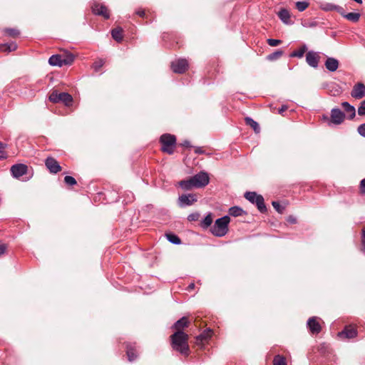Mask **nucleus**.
I'll return each instance as SVG.
<instances>
[{
  "label": "nucleus",
  "mask_w": 365,
  "mask_h": 365,
  "mask_svg": "<svg viewBox=\"0 0 365 365\" xmlns=\"http://www.w3.org/2000/svg\"><path fill=\"white\" fill-rule=\"evenodd\" d=\"M188 335L183 331H176L171 336L173 348L182 354H189Z\"/></svg>",
  "instance_id": "nucleus-1"
},
{
  "label": "nucleus",
  "mask_w": 365,
  "mask_h": 365,
  "mask_svg": "<svg viewBox=\"0 0 365 365\" xmlns=\"http://www.w3.org/2000/svg\"><path fill=\"white\" fill-rule=\"evenodd\" d=\"M230 221V217L224 216L216 220L214 225L211 227V232L216 237H223L228 232V225Z\"/></svg>",
  "instance_id": "nucleus-2"
},
{
  "label": "nucleus",
  "mask_w": 365,
  "mask_h": 365,
  "mask_svg": "<svg viewBox=\"0 0 365 365\" xmlns=\"http://www.w3.org/2000/svg\"><path fill=\"white\" fill-rule=\"evenodd\" d=\"M162 144V150L168 154H173L176 143V138L171 134H163L160 138Z\"/></svg>",
  "instance_id": "nucleus-3"
},
{
  "label": "nucleus",
  "mask_w": 365,
  "mask_h": 365,
  "mask_svg": "<svg viewBox=\"0 0 365 365\" xmlns=\"http://www.w3.org/2000/svg\"><path fill=\"white\" fill-rule=\"evenodd\" d=\"M245 197L250 202L256 204L260 212L264 213L267 211L264 197L261 195H257L255 192H246Z\"/></svg>",
  "instance_id": "nucleus-4"
},
{
  "label": "nucleus",
  "mask_w": 365,
  "mask_h": 365,
  "mask_svg": "<svg viewBox=\"0 0 365 365\" xmlns=\"http://www.w3.org/2000/svg\"><path fill=\"white\" fill-rule=\"evenodd\" d=\"M323 118L327 120L328 125H340L345 118V114L339 108H334L331 110V116L329 118L327 115H324Z\"/></svg>",
  "instance_id": "nucleus-5"
},
{
  "label": "nucleus",
  "mask_w": 365,
  "mask_h": 365,
  "mask_svg": "<svg viewBox=\"0 0 365 365\" xmlns=\"http://www.w3.org/2000/svg\"><path fill=\"white\" fill-rule=\"evenodd\" d=\"M50 101L58 103H62L65 106H68V93H59L57 90H54L49 96Z\"/></svg>",
  "instance_id": "nucleus-6"
},
{
  "label": "nucleus",
  "mask_w": 365,
  "mask_h": 365,
  "mask_svg": "<svg viewBox=\"0 0 365 365\" xmlns=\"http://www.w3.org/2000/svg\"><path fill=\"white\" fill-rule=\"evenodd\" d=\"M195 182V187H203L208 185L210 178L208 174L206 172L201 171L199 173L192 176Z\"/></svg>",
  "instance_id": "nucleus-7"
},
{
  "label": "nucleus",
  "mask_w": 365,
  "mask_h": 365,
  "mask_svg": "<svg viewBox=\"0 0 365 365\" xmlns=\"http://www.w3.org/2000/svg\"><path fill=\"white\" fill-rule=\"evenodd\" d=\"M188 68L187 61L185 58H179L171 63V68L174 73H183Z\"/></svg>",
  "instance_id": "nucleus-8"
},
{
  "label": "nucleus",
  "mask_w": 365,
  "mask_h": 365,
  "mask_svg": "<svg viewBox=\"0 0 365 365\" xmlns=\"http://www.w3.org/2000/svg\"><path fill=\"white\" fill-rule=\"evenodd\" d=\"M197 201V197L195 194H183L178 198V204L180 207L190 206L194 202Z\"/></svg>",
  "instance_id": "nucleus-9"
},
{
  "label": "nucleus",
  "mask_w": 365,
  "mask_h": 365,
  "mask_svg": "<svg viewBox=\"0 0 365 365\" xmlns=\"http://www.w3.org/2000/svg\"><path fill=\"white\" fill-rule=\"evenodd\" d=\"M10 170L14 178H19L27 173L28 166L22 163L15 164L11 166Z\"/></svg>",
  "instance_id": "nucleus-10"
},
{
  "label": "nucleus",
  "mask_w": 365,
  "mask_h": 365,
  "mask_svg": "<svg viewBox=\"0 0 365 365\" xmlns=\"http://www.w3.org/2000/svg\"><path fill=\"white\" fill-rule=\"evenodd\" d=\"M45 165L51 173L56 174L61 170L59 163L52 157H48L46 159Z\"/></svg>",
  "instance_id": "nucleus-11"
},
{
  "label": "nucleus",
  "mask_w": 365,
  "mask_h": 365,
  "mask_svg": "<svg viewBox=\"0 0 365 365\" xmlns=\"http://www.w3.org/2000/svg\"><path fill=\"white\" fill-rule=\"evenodd\" d=\"M320 59L319 52L313 51H308L306 55V61L310 66L317 68Z\"/></svg>",
  "instance_id": "nucleus-12"
},
{
  "label": "nucleus",
  "mask_w": 365,
  "mask_h": 365,
  "mask_svg": "<svg viewBox=\"0 0 365 365\" xmlns=\"http://www.w3.org/2000/svg\"><path fill=\"white\" fill-rule=\"evenodd\" d=\"M351 96L355 99H361L365 96V85L363 83H356L351 92Z\"/></svg>",
  "instance_id": "nucleus-13"
},
{
  "label": "nucleus",
  "mask_w": 365,
  "mask_h": 365,
  "mask_svg": "<svg viewBox=\"0 0 365 365\" xmlns=\"http://www.w3.org/2000/svg\"><path fill=\"white\" fill-rule=\"evenodd\" d=\"M92 11L99 16H103L105 19H108L110 17V13L108 8L101 4L96 3L92 6Z\"/></svg>",
  "instance_id": "nucleus-14"
},
{
  "label": "nucleus",
  "mask_w": 365,
  "mask_h": 365,
  "mask_svg": "<svg viewBox=\"0 0 365 365\" xmlns=\"http://www.w3.org/2000/svg\"><path fill=\"white\" fill-rule=\"evenodd\" d=\"M307 324L312 334H317L321 331L322 327L316 317H310Z\"/></svg>",
  "instance_id": "nucleus-15"
},
{
  "label": "nucleus",
  "mask_w": 365,
  "mask_h": 365,
  "mask_svg": "<svg viewBox=\"0 0 365 365\" xmlns=\"http://www.w3.org/2000/svg\"><path fill=\"white\" fill-rule=\"evenodd\" d=\"M320 9L324 11H336L340 14H344V9L338 5L329 2H322L320 4Z\"/></svg>",
  "instance_id": "nucleus-16"
},
{
  "label": "nucleus",
  "mask_w": 365,
  "mask_h": 365,
  "mask_svg": "<svg viewBox=\"0 0 365 365\" xmlns=\"http://www.w3.org/2000/svg\"><path fill=\"white\" fill-rule=\"evenodd\" d=\"M48 63L51 66H61L63 64H68V60L67 58L62 59L60 55H52L49 59Z\"/></svg>",
  "instance_id": "nucleus-17"
},
{
  "label": "nucleus",
  "mask_w": 365,
  "mask_h": 365,
  "mask_svg": "<svg viewBox=\"0 0 365 365\" xmlns=\"http://www.w3.org/2000/svg\"><path fill=\"white\" fill-rule=\"evenodd\" d=\"M324 65L328 71L334 72L338 69L339 63L336 58L333 57H328L325 61Z\"/></svg>",
  "instance_id": "nucleus-18"
},
{
  "label": "nucleus",
  "mask_w": 365,
  "mask_h": 365,
  "mask_svg": "<svg viewBox=\"0 0 365 365\" xmlns=\"http://www.w3.org/2000/svg\"><path fill=\"white\" fill-rule=\"evenodd\" d=\"M339 336H344L347 339H352L356 336V331L351 327H346L344 329L339 333Z\"/></svg>",
  "instance_id": "nucleus-19"
},
{
  "label": "nucleus",
  "mask_w": 365,
  "mask_h": 365,
  "mask_svg": "<svg viewBox=\"0 0 365 365\" xmlns=\"http://www.w3.org/2000/svg\"><path fill=\"white\" fill-rule=\"evenodd\" d=\"M17 48V44L14 41L9 43H4L0 44V51L9 53L11 51H16Z\"/></svg>",
  "instance_id": "nucleus-20"
},
{
  "label": "nucleus",
  "mask_w": 365,
  "mask_h": 365,
  "mask_svg": "<svg viewBox=\"0 0 365 365\" xmlns=\"http://www.w3.org/2000/svg\"><path fill=\"white\" fill-rule=\"evenodd\" d=\"M126 354L129 361H133L137 358L135 346L131 344L126 345Z\"/></svg>",
  "instance_id": "nucleus-21"
},
{
  "label": "nucleus",
  "mask_w": 365,
  "mask_h": 365,
  "mask_svg": "<svg viewBox=\"0 0 365 365\" xmlns=\"http://www.w3.org/2000/svg\"><path fill=\"white\" fill-rule=\"evenodd\" d=\"M278 16L283 23L286 24H289L291 23L290 14L286 9H280L278 12Z\"/></svg>",
  "instance_id": "nucleus-22"
},
{
  "label": "nucleus",
  "mask_w": 365,
  "mask_h": 365,
  "mask_svg": "<svg viewBox=\"0 0 365 365\" xmlns=\"http://www.w3.org/2000/svg\"><path fill=\"white\" fill-rule=\"evenodd\" d=\"M189 324L188 319L187 317H183L179 320H178L173 325V328L177 330V331H181L180 330L187 327Z\"/></svg>",
  "instance_id": "nucleus-23"
},
{
  "label": "nucleus",
  "mask_w": 365,
  "mask_h": 365,
  "mask_svg": "<svg viewBox=\"0 0 365 365\" xmlns=\"http://www.w3.org/2000/svg\"><path fill=\"white\" fill-rule=\"evenodd\" d=\"M341 106L345 112L349 115V118L352 119L356 115L355 108L350 105L348 102H343Z\"/></svg>",
  "instance_id": "nucleus-24"
},
{
  "label": "nucleus",
  "mask_w": 365,
  "mask_h": 365,
  "mask_svg": "<svg viewBox=\"0 0 365 365\" xmlns=\"http://www.w3.org/2000/svg\"><path fill=\"white\" fill-rule=\"evenodd\" d=\"M180 186L185 190H191L193 187H195V182L193 180L192 177L186 180H182L179 182Z\"/></svg>",
  "instance_id": "nucleus-25"
},
{
  "label": "nucleus",
  "mask_w": 365,
  "mask_h": 365,
  "mask_svg": "<svg viewBox=\"0 0 365 365\" xmlns=\"http://www.w3.org/2000/svg\"><path fill=\"white\" fill-rule=\"evenodd\" d=\"M342 16H344L347 20L351 21V22H357L360 19V14L356 13V12H351L346 14L344 11V14H341Z\"/></svg>",
  "instance_id": "nucleus-26"
},
{
  "label": "nucleus",
  "mask_w": 365,
  "mask_h": 365,
  "mask_svg": "<svg viewBox=\"0 0 365 365\" xmlns=\"http://www.w3.org/2000/svg\"><path fill=\"white\" fill-rule=\"evenodd\" d=\"M111 36L117 42H120L123 40V29L120 27L113 29L111 31Z\"/></svg>",
  "instance_id": "nucleus-27"
},
{
  "label": "nucleus",
  "mask_w": 365,
  "mask_h": 365,
  "mask_svg": "<svg viewBox=\"0 0 365 365\" xmlns=\"http://www.w3.org/2000/svg\"><path fill=\"white\" fill-rule=\"evenodd\" d=\"M213 219L211 213H208L201 221L200 226L202 229H207L212 223Z\"/></svg>",
  "instance_id": "nucleus-28"
},
{
  "label": "nucleus",
  "mask_w": 365,
  "mask_h": 365,
  "mask_svg": "<svg viewBox=\"0 0 365 365\" xmlns=\"http://www.w3.org/2000/svg\"><path fill=\"white\" fill-rule=\"evenodd\" d=\"M307 47L305 44L302 45L298 50L293 51L291 54V57L302 58L304 53L307 51Z\"/></svg>",
  "instance_id": "nucleus-29"
},
{
  "label": "nucleus",
  "mask_w": 365,
  "mask_h": 365,
  "mask_svg": "<svg viewBox=\"0 0 365 365\" xmlns=\"http://www.w3.org/2000/svg\"><path fill=\"white\" fill-rule=\"evenodd\" d=\"M245 122H246L247 125H250V127H252L253 128V130H255V133L259 132L260 128H259V124L256 121H255L252 118H251L250 117H247V118H245Z\"/></svg>",
  "instance_id": "nucleus-30"
},
{
  "label": "nucleus",
  "mask_w": 365,
  "mask_h": 365,
  "mask_svg": "<svg viewBox=\"0 0 365 365\" xmlns=\"http://www.w3.org/2000/svg\"><path fill=\"white\" fill-rule=\"evenodd\" d=\"M243 212V210L237 206H234L229 209V214L233 217L241 216Z\"/></svg>",
  "instance_id": "nucleus-31"
},
{
  "label": "nucleus",
  "mask_w": 365,
  "mask_h": 365,
  "mask_svg": "<svg viewBox=\"0 0 365 365\" xmlns=\"http://www.w3.org/2000/svg\"><path fill=\"white\" fill-rule=\"evenodd\" d=\"M168 240L174 244V245H180L181 243L180 239L175 234H168L166 235Z\"/></svg>",
  "instance_id": "nucleus-32"
},
{
  "label": "nucleus",
  "mask_w": 365,
  "mask_h": 365,
  "mask_svg": "<svg viewBox=\"0 0 365 365\" xmlns=\"http://www.w3.org/2000/svg\"><path fill=\"white\" fill-rule=\"evenodd\" d=\"M273 365H287L286 359L281 355H276L273 360Z\"/></svg>",
  "instance_id": "nucleus-33"
},
{
  "label": "nucleus",
  "mask_w": 365,
  "mask_h": 365,
  "mask_svg": "<svg viewBox=\"0 0 365 365\" xmlns=\"http://www.w3.org/2000/svg\"><path fill=\"white\" fill-rule=\"evenodd\" d=\"M283 54V52L282 51H277L271 54H269L268 56H267V59L269 60V61H274L277 58H279V57H281Z\"/></svg>",
  "instance_id": "nucleus-34"
},
{
  "label": "nucleus",
  "mask_w": 365,
  "mask_h": 365,
  "mask_svg": "<svg viewBox=\"0 0 365 365\" xmlns=\"http://www.w3.org/2000/svg\"><path fill=\"white\" fill-rule=\"evenodd\" d=\"M309 6V3L306 1H297L296 3V7L299 11H304Z\"/></svg>",
  "instance_id": "nucleus-35"
},
{
  "label": "nucleus",
  "mask_w": 365,
  "mask_h": 365,
  "mask_svg": "<svg viewBox=\"0 0 365 365\" xmlns=\"http://www.w3.org/2000/svg\"><path fill=\"white\" fill-rule=\"evenodd\" d=\"M6 34L11 37H16L19 35V31L15 29H6L5 31Z\"/></svg>",
  "instance_id": "nucleus-36"
},
{
  "label": "nucleus",
  "mask_w": 365,
  "mask_h": 365,
  "mask_svg": "<svg viewBox=\"0 0 365 365\" xmlns=\"http://www.w3.org/2000/svg\"><path fill=\"white\" fill-rule=\"evenodd\" d=\"M272 206L274 207V208L279 212V213H282L284 210V207H282L279 202H277V201H273L272 202Z\"/></svg>",
  "instance_id": "nucleus-37"
},
{
  "label": "nucleus",
  "mask_w": 365,
  "mask_h": 365,
  "mask_svg": "<svg viewBox=\"0 0 365 365\" xmlns=\"http://www.w3.org/2000/svg\"><path fill=\"white\" fill-rule=\"evenodd\" d=\"M103 64L104 61L102 59L96 61L93 66L95 71L98 72L100 70V68L103 66Z\"/></svg>",
  "instance_id": "nucleus-38"
},
{
  "label": "nucleus",
  "mask_w": 365,
  "mask_h": 365,
  "mask_svg": "<svg viewBox=\"0 0 365 365\" xmlns=\"http://www.w3.org/2000/svg\"><path fill=\"white\" fill-rule=\"evenodd\" d=\"M358 114L359 115H365V99L361 102L358 108Z\"/></svg>",
  "instance_id": "nucleus-39"
},
{
  "label": "nucleus",
  "mask_w": 365,
  "mask_h": 365,
  "mask_svg": "<svg viewBox=\"0 0 365 365\" xmlns=\"http://www.w3.org/2000/svg\"><path fill=\"white\" fill-rule=\"evenodd\" d=\"M4 144L0 142V160L6 159L7 158V154L4 151Z\"/></svg>",
  "instance_id": "nucleus-40"
},
{
  "label": "nucleus",
  "mask_w": 365,
  "mask_h": 365,
  "mask_svg": "<svg viewBox=\"0 0 365 365\" xmlns=\"http://www.w3.org/2000/svg\"><path fill=\"white\" fill-rule=\"evenodd\" d=\"M199 217H200V214L198 212H193L188 215L187 220L190 222L197 221V220H198Z\"/></svg>",
  "instance_id": "nucleus-41"
},
{
  "label": "nucleus",
  "mask_w": 365,
  "mask_h": 365,
  "mask_svg": "<svg viewBox=\"0 0 365 365\" xmlns=\"http://www.w3.org/2000/svg\"><path fill=\"white\" fill-rule=\"evenodd\" d=\"M267 43L270 46H277L281 43V41L278 39L268 38Z\"/></svg>",
  "instance_id": "nucleus-42"
},
{
  "label": "nucleus",
  "mask_w": 365,
  "mask_h": 365,
  "mask_svg": "<svg viewBox=\"0 0 365 365\" xmlns=\"http://www.w3.org/2000/svg\"><path fill=\"white\" fill-rule=\"evenodd\" d=\"M358 133L365 138V123L360 125L357 128Z\"/></svg>",
  "instance_id": "nucleus-43"
},
{
  "label": "nucleus",
  "mask_w": 365,
  "mask_h": 365,
  "mask_svg": "<svg viewBox=\"0 0 365 365\" xmlns=\"http://www.w3.org/2000/svg\"><path fill=\"white\" fill-rule=\"evenodd\" d=\"M362 239H361V244H362V251L365 252V229L363 230L362 232Z\"/></svg>",
  "instance_id": "nucleus-44"
},
{
  "label": "nucleus",
  "mask_w": 365,
  "mask_h": 365,
  "mask_svg": "<svg viewBox=\"0 0 365 365\" xmlns=\"http://www.w3.org/2000/svg\"><path fill=\"white\" fill-rule=\"evenodd\" d=\"M361 192L365 193V178L360 182Z\"/></svg>",
  "instance_id": "nucleus-45"
},
{
  "label": "nucleus",
  "mask_w": 365,
  "mask_h": 365,
  "mask_svg": "<svg viewBox=\"0 0 365 365\" xmlns=\"http://www.w3.org/2000/svg\"><path fill=\"white\" fill-rule=\"evenodd\" d=\"M6 250V245L4 244H0V256L4 255Z\"/></svg>",
  "instance_id": "nucleus-46"
},
{
  "label": "nucleus",
  "mask_w": 365,
  "mask_h": 365,
  "mask_svg": "<svg viewBox=\"0 0 365 365\" xmlns=\"http://www.w3.org/2000/svg\"><path fill=\"white\" fill-rule=\"evenodd\" d=\"M288 107L287 106H282L278 110V113L281 115L283 114V113L287 110Z\"/></svg>",
  "instance_id": "nucleus-47"
},
{
  "label": "nucleus",
  "mask_w": 365,
  "mask_h": 365,
  "mask_svg": "<svg viewBox=\"0 0 365 365\" xmlns=\"http://www.w3.org/2000/svg\"><path fill=\"white\" fill-rule=\"evenodd\" d=\"M136 14L138 15L140 17H143L145 16V11L143 9H139L136 11Z\"/></svg>",
  "instance_id": "nucleus-48"
},
{
  "label": "nucleus",
  "mask_w": 365,
  "mask_h": 365,
  "mask_svg": "<svg viewBox=\"0 0 365 365\" xmlns=\"http://www.w3.org/2000/svg\"><path fill=\"white\" fill-rule=\"evenodd\" d=\"M76 184V180L73 177L70 176V186H73Z\"/></svg>",
  "instance_id": "nucleus-49"
},
{
  "label": "nucleus",
  "mask_w": 365,
  "mask_h": 365,
  "mask_svg": "<svg viewBox=\"0 0 365 365\" xmlns=\"http://www.w3.org/2000/svg\"><path fill=\"white\" fill-rule=\"evenodd\" d=\"M195 153L197 154H202V153H204V150H202V148H197L195 149Z\"/></svg>",
  "instance_id": "nucleus-50"
},
{
  "label": "nucleus",
  "mask_w": 365,
  "mask_h": 365,
  "mask_svg": "<svg viewBox=\"0 0 365 365\" xmlns=\"http://www.w3.org/2000/svg\"><path fill=\"white\" fill-rule=\"evenodd\" d=\"M64 182L68 185V173H64Z\"/></svg>",
  "instance_id": "nucleus-51"
},
{
  "label": "nucleus",
  "mask_w": 365,
  "mask_h": 365,
  "mask_svg": "<svg viewBox=\"0 0 365 365\" xmlns=\"http://www.w3.org/2000/svg\"><path fill=\"white\" fill-rule=\"evenodd\" d=\"M288 221L294 224L296 222V219L294 217L289 216L288 218Z\"/></svg>",
  "instance_id": "nucleus-52"
},
{
  "label": "nucleus",
  "mask_w": 365,
  "mask_h": 365,
  "mask_svg": "<svg viewBox=\"0 0 365 365\" xmlns=\"http://www.w3.org/2000/svg\"><path fill=\"white\" fill-rule=\"evenodd\" d=\"M182 145L184 146V147H190V142L188 140H185L182 143Z\"/></svg>",
  "instance_id": "nucleus-53"
},
{
  "label": "nucleus",
  "mask_w": 365,
  "mask_h": 365,
  "mask_svg": "<svg viewBox=\"0 0 365 365\" xmlns=\"http://www.w3.org/2000/svg\"><path fill=\"white\" fill-rule=\"evenodd\" d=\"M194 288H195V284L191 283L188 285L187 290L190 291V290L193 289Z\"/></svg>",
  "instance_id": "nucleus-54"
},
{
  "label": "nucleus",
  "mask_w": 365,
  "mask_h": 365,
  "mask_svg": "<svg viewBox=\"0 0 365 365\" xmlns=\"http://www.w3.org/2000/svg\"><path fill=\"white\" fill-rule=\"evenodd\" d=\"M74 59H75V56H74L73 53H70V63H71L73 61H74Z\"/></svg>",
  "instance_id": "nucleus-55"
},
{
  "label": "nucleus",
  "mask_w": 365,
  "mask_h": 365,
  "mask_svg": "<svg viewBox=\"0 0 365 365\" xmlns=\"http://www.w3.org/2000/svg\"><path fill=\"white\" fill-rule=\"evenodd\" d=\"M354 1L358 4H362V0H354Z\"/></svg>",
  "instance_id": "nucleus-56"
},
{
  "label": "nucleus",
  "mask_w": 365,
  "mask_h": 365,
  "mask_svg": "<svg viewBox=\"0 0 365 365\" xmlns=\"http://www.w3.org/2000/svg\"><path fill=\"white\" fill-rule=\"evenodd\" d=\"M69 99H70V106H71V102L73 101V98H72V96L71 95H70Z\"/></svg>",
  "instance_id": "nucleus-57"
},
{
  "label": "nucleus",
  "mask_w": 365,
  "mask_h": 365,
  "mask_svg": "<svg viewBox=\"0 0 365 365\" xmlns=\"http://www.w3.org/2000/svg\"><path fill=\"white\" fill-rule=\"evenodd\" d=\"M199 338H200V339H204L205 337H204V336H203L202 334H201V335L199 336Z\"/></svg>",
  "instance_id": "nucleus-58"
}]
</instances>
